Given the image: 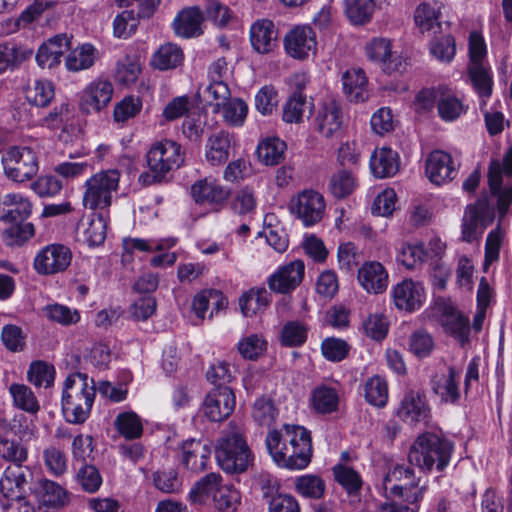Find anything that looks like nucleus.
I'll return each mask as SVG.
<instances>
[{
    "label": "nucleus",
    "instance_id": "obj_1",
    "mask_svg": "<svg viewBox=\"0 0 512 512\" xmlns=\"http://www.w3.org/2000/svg\"><path fill=\"white\" fill-rule=\"evenodd\" d=\"M265 444L279 467L300 470L311 461V435L302 426L285 424L280 430H271L266 436Z\"/></svg>",
    "mask_w": 512,
    "mask_h": 512
},
{
    "label": "nucleus",
    "instance_id": "obj_2",
    "mask_svg": "<svg viewBox=\"0 0 512 512\" xmlns=\"http://www.w3.org/2000/svg\"><path fill=\"white\" fill-rule=\"evenodd\" d=\"M96 396L94 381L84 373L69 375L63 386L61 407L70 424H83L90 417Z\"/></svg>",
    "mask_w": 512,
    "mask_h": 512
},
{
    "label": "nucleus",
    "instance_id": "obj_3",
    "mask_svg": "<svg viewBox=\"0 0 512 512\" xmlns=\"http://www.w3.org/2000/svg\"><path fill=\"white\" fill-rule=\"evenodd\" d=\"M452 452V442L441 432H425L410 447L408 460L423 471H431L434 466L442 471L448 465Z\"/></svg>",
    "mask_w": 512,
    "mask_h": 512
},
{
    "label": "nucleus",
    "instance_id": "obj_4",
    "mask_svg": "<svg viewBox=\"0 0 512 512\" xmlns=\"http://www.w3.org/2000/svg\"><path fill=\"white\" fill-rule=\"evenodd\" d=\"M215 457L221 469L231 474L245 472L253 462L242 430L235 426H230L218 439Z\"/></svg>",
    "mask_w": 512,
    "mask_h": 512
},
{
    "label": "nucleus",
    "instance_id": "obj_5",
    "mask_svg": "<svg viewBox=\"0 0 512 512\" xmlns=\"http://www.w3.org/2000/svg\"><path fill=\"white\" fill-rule=\"evenodd\" d=\"M148 171L139 176L144 185L162 182L166 175L184 162L181 146L171 140L156 142L146 154Z\"/></svg>",
    "mask_w": 512,
    "mask_h": 512
},
{
    "label": "nucleus",
    "instance_id": "obj_6",
    "mask_svg": "<svg viewBox=\"0 0 512 512\" xmlns=\"http://www.w3.org/2000/svg\"><path fill=\"white\" fill-rule=\"evenodd\" d=\"M120 182V172L108 169L93 174L85 181L83 205L85 208L105 210L112 204L113 194L117 192Z\"/></svg>",
    "mask_w": 512,
    "mask_h": 512
},
{
    "label": "nucleus",
    "instance_id": "obj_7",
    "mask_svg": "<svg viewBox=\"0 0 512 512\" xmlns=\"http://www.w3.org/2000/svg\"><path fill=\"white\" fill-rule=\"evenodd\" d=\"M2 165L6 177L14 182H25L38 172L36 153L26 146H12L2 153Z\"/></svg>",
    "mask_w": 512,
    "mask_h": 512
},
{
    "label": "nucleus",
    "instance_id": "obj_8",
    "mask_svg": "<svg viewBox=\"0 0 512 512\" xmlns=\"http://www.w3.org/2000/svg\"><path fill=\"white\" fill-rule=\"evenodd\" d=\"M512 176V147L506 152L503 162L493 160L488 171L489 188L497 196V208L500 217H504L512 203V186L502 189V175Z\"/></svg>",
    "mask_w": 512,
    "mask_h": 512
},
{
    "label": "nucleus",
    "instance_id": "obj_9",
    "mask_svg": "<svg viewBox=\"0 0 512 512\" xmlns=\"http://www.w3.org/2000/svg\"><path fill=\"white\" fill-rule=\"evenodd\" d=\"M32 486L33 472L26 465L7 466L0 478V493L8 502L23 499Z\"/></svg>",
    "mask_w": 512,
    "mask_h": 512
},
{
    "label": "nucleus",
    "instance_id": "obj_10",
    "mask_svg": "<svg viewBox=\"0 0 512 512\" xmlns=\"http://www.w3.org/2000/svg\"><path fill=\"white\" fill-rule=\"evenodd\" d=\"M72 253L62 244H49L35 256L33 268L39 275H53L64 272L70 265Z\"/></svg>",
    "mask_w": 512,
    "mask_h": 512
},
{
    "label": "nucleus",
    "instance_id": "obj_11",
    "mask_svg": "<svg viewBox=\"0 0 512 512\" xmlns=\"http://www.w3.org/2000/svg\"><path fill=\"white\" fill-rule=\"evenodd\" d=\"M289 209L305 226H312L322 219L325 200L317 191L304 190L291 199Z\"/></svg>",
    "mask_w": 512,
    "mask_h": 512
},
{
    "label": "nucleus",
    "instance_id": "obj_12",
    "mask_svg": "<svg viewBox=\"0 0 512 512\" xmlns=\"http://www.w3.org/2000/svg\"><path fill=\"white\" fill-rule=\"evenodd\" d=\"M283 43L286 54L293 59L305 60L316 54V33L310 26H294L285 35Z\"/></svg>",
    "mask_w": 512,
    "mask_h": 512
},
{
    "label": "nucleus",
    "instance_id": "obj_13",
    "mask_svg": "<svg viewBox=\"0 0 512 512\" xmlns=\"http://www.w3.org/2000/svg\"><path fill=\"white\" fill-rule=\"evenodd\" d=\"M492 220L493 211L486 200L468 205L462 220V239L466 242L478 239Z\"/></svg>",
    "mask_w": 512,
    "mask_h": 512
},
{
    "label": "nucleus",
    "instance_id": "obj_14",
    "mask_svg": "<svg viewBox=\"0 0 512 512\" xmlns=\"http://www.w3.org/2000/svg\"><path fill=\"white\" fill-rule=\"evenodd\" d=\"M235 404L236 400L232 389L226 385H218L206 395L203 412L209 420L220 422L232 414Z\"/></svg>",
    "mask_w": 512,
    "mask_h": 512
},
{
    "label": "nucleus",
    "instance_id": "obj_15",
    "mask_svg": "<svg viewBox=\"0 0 512 512\" xmlns=\"http://www.w3.org/2000/svg\"><path fill=\"white\" fill-rule=\"evenodd\" d=\"M365 50L368 59L381 64L383 71L388 74L405 69L404 61L392 52L391 42L386 38H373Z\"/></svg>",
    "mask_w": 512,
    "mask_h": 512
},
{
    "label": "nucleus",
    "instance_id": "obj_16",
    "mask_svg": "<svg viewBox=\"0 0 512 512\" xmlns=\"http://www.w3.org/2000/svg\"><path fill=\"white\" fill-rule=\"evenodd\" d=\"M31 493L38 506L46 511L60 509L69 502L67 491L58 483L47 479L33 483Z\"/></svg>",
    "mask_w": 512,
    "mask_h": 512
},
{
    "label": "nucleus",
    "instance_id": "obj_17",
    "mask_svg": "<svg viewBox=\"0 0 512 512\" xmlns=\"http://www.w3.org/2000/svg\"><path fill=\"white\" fill-rule=\"evenodd\" d=\"M392 298L396 308L413 312L423 305L425 289L420 282L405 279L393 287Z\"/></svg>",
    "mask_w": 512,
    "mask_h": 512
},
{
    "label": "nucleus",
    "instance_id": "obj_18",
    "mask_svg": "<svg viewBox=\"0 0 512 512\" xmlns=\"http://www.w3.org/2000/svg\"><path fill=\"white\" fill-rule=\"evenodd\" d=\"M457 167L449 153L435 150L426 159V175L429 180L441 185L455 178Z\"/></svg>",
    "mask_w": 512,
    "mask_h": 512
},
{
    "label": "nucleus",
    "instance_id": "obj_19",
    "mask_svg": "<svg viewBox=\"0 0 512 512\" xmlns=\"http://www.w3.org/2000/svg\"><path fill=\"white\" fill-rule=\"evenodd\" d=\"M305 265L301 260H295L280 267L268 278L269 288L277 293H289L294 290L304 277Z\"/></svg>",
    "mask_w": 512,
    "mask_h": 512
},
{
    "label": "nucleus",
    "instance_id": "obj_20",
    "mask_svg": "<svg viewBox=\"0 0 512 512\" xmlns=\"http://www.w3.org/2000/svg\"><path fill=\"white\" fill-rule=\"evenodd\" d=\"M112 95L113 85L111 82L102 79L95 80L81 94V109L87 113L99 112L110 103Z\"/></svg>",
    "mask_w": 512,
    "mask_h": 512
},
{
    "label": "nucleus",
    "instance_id": "obj_21",
    "mask_svg": "<svg viewBox=\"0 0 512 512\" xmlns=\"http://www.w3.org/2000/svg\"><path fill=\"white\" fill-rule=\"evenodd\" d=\"M31 210V202L22 194H0V221L7 224L25 221Z\"/></svg>",
    "mask_w": 512,
    "mask_h": 512
},
{
    "label": "nucleus",
    "instance_id": "obj_22",
    "mask_svg": "<svg viewBox=\"0 0 512 512\" xmlns=\"http://www.w3.org/2000/svg\"><path fill=\"white\" fill-rule=\"evenodd\" d=\"M107 220L101 214L83 216L77 224L76 236L79 242L88 246H99L106 238Z\"/></svg>",
    "mask_w": 512,
    "mask_h": 512
},
{
    "label": "nucleus",
    "instance_id": "obj_23",
    "mask_svg": "<svg viewBox=\"0 0 512 512\" xmlns=\"http://www.w3.org/2000/svg\"><path fill=\"white\" fill-rule=\"evenodd\" d=\"M211 452L210 446L201 440H186L181 448V462L188 470L199 473L206 469Z\"/></svg>",
    "mask_w": 512,
    "mask_h": 512
},
{
    "label": "nucleus",
    "instance_id": "obj_24",
    "mask_svg": "<svg viewBox=\"0 0 512 512\" xmlns=\"http://www.w3.org/2000/svg\"><path fill=\"white\" fill-rule=\"evenodd\" d=\"M357 278L368 293L380 294L388 286V273L380 262H365L359 268Z\"/></svg>",
    "mask_w": 512,
    "mask_h": 512
},
{
    "label": "nucleus",
    "instance_id": "obj_25",
    "mask_svg": "<svg viewBox=\"0 0 512 512\" xmlns=\"http://www.w3.org/2000/svg\"><path fill=\"white\" fill-rule=\"evenodd\" d=\"M342 112L339 104L334 101L321 105L314 119L316 129L326 138L336 135L342 127Z\"/></svg>",
    "mask_w": 512,
    "mask_h": 512
},
{
    "label": "nucleus",
    "instance_id": "obj_26",
    "mask_svg": "<svg viewBox=\"0 0 512 512\" xmlns=\"http://www.w3.org/2000/svg\"><path fill=\"white\" fill-rule=\"evenodd\" d=\"M459 379L460 373L450 366L447 374H436L432 377V391L442 402L455 404L460 399Z\"/></svg>",
    "mask_w": 512,
    "mask_h": 512
},
{
    "label": "nucleus",
    "instance_id": "obj_27",
    "mask_svg": "<svg viewBox=\"0 0 512 512\" xmlns=\"http://www.w3.org/2000/svg\"><path fill=\"white\" fill-rule=\"evenodd\" d=\"M203 21L204 14L198 7L185 8L173 21L174 32L183 38L198 37L203 34Z\"/></svg>",
    "mask_w": 512,
    "mask_h": 512
},
{
    "label": "nucleus",
    "instance_id": "obj_28",
    "mask_svg": "<svg viewBox=\"0 0 512 512\" xmlns=\"http://www.w3.org/2000/svg\"><path fill=\"white\" fill-rule=\"evenodd\" d=\"M69 47L70 40L67 35H56L39 47L36 61L42 68H53L61 62L62 55Z\"/></svg>",
    "mask_w": 512,
    "mask_h": 512
},
{
    "label": "nucleus",
    "instance_id": "obj_29",
    "mask_svg": "<svg viewBox=\"0 0 512 512\" xmlns=\"http://www.w3.org/2000/svg\"><path fill=\"white\" fill-rule=\"evenodd\" d=\"M442 3L438 1L420 3L414 13L415 24L421 33L436 34L441 30Z\"/></svg>",
    "mask_w": 512,
    "mask_h": 512
},
{
    "label": "nucleus",
    "instance_id": "obj_30",
    "mask_svg": "<svg viewBox=\"0 0 512 512\" xmlns=\"http://www.w3.org/2000/svg\"><path fill=\"white\" fill-rule=\"evenodd\" d=\"M278 33L271 20H257L250 29V39L253 48L261 53L271 52L276 46Z\"/></svg>",
    "mask_w": 512,
    "mask_h": 512
},
{
    "label": "nucleus",
    "instance_id": "obj_31",
    "mask_svg": "<svg viewBox=\"0 0 512 512\" xmlns=\"http://www.w3.org/2000/svg\"><path fill=\"white\" fill-rule=\"evenodd\" d=\"M428 413L429 409L425 403V397L414 391L405 394L397 409V416L409 423L425 420Z\"/></svg>",
    "mask_w": 512,
    "mask_h": 512
},
{
    "label": "nucleus",
    "instance_id": "obj_32",
    "mask_svg": "<svg viewBox=\"0 0 512 512\" xmlns=\"http://www.w3.org/2000/svg\"><path fill=\"white\" fill-rule=\"evenodd\" d=\"M399 156L391 148L376 149L370 158V168L377 178L394 176L399 170Z\"/></svg>",
    "mask_w": 512,
    "mask_h": 512
},
{
    "label": "nucleus",
    "instance_id": "obj_33",
    "mask_svg": "<svg viewBox=\"0 0 512 512\" xmlns=\"http://www.w3.org/2000/svg\"><path fill=\"white\" fill-rule=\"evenodd\" d=\"M440 323L444 331L456 338L461 343L468 340L469 319L458 312L454 307L445 305L440 317Z\"/></svg>",
    "mask_w": 512,
    "mask_h": 512
},
{
    "label": "nucleus",
    "instance_id": "obj_34",
    "mask_svg": "<svg viewBox=\"0 0 512 512\" xmlns=\"http://www.w3.org/2000/svg\"><path fill=\"white\" fill-rule=\"evenodd\" d=\"M191 195L197 203H222L229 191L217 184L213 179H201L191 186Z\"/></svg>",
    "mask_w": 512,
    "mask_h": 512
},
{
    "label": "nucleus",
    "instance_id": "obj_35",
    "mask_svg": "<svg viewBox=\"0 0 512 512\" xmlns=\"http://www.w3.org/2000/svg\"><path fill=\"white\" fill-rule=\"evenodd\" d=\"M338 391L326 384L316 386L311 392V406L319 414H331L339 407Z\"/></svg>",
    "mask_w": 512,
    "mask_h": 512
},
{
    "label": "nucleus",
    "instance_id": "obj_36",
    "mask_svg": "<svg viewBox=\"0 0 512 512\" xmlns=\"http://www.w3.org/2000/svg\"><path fill=\"white\" fill-rule=\"evenodd\" d=\"M342 80L344 92L350 101L362 102L368 98L367 78L363 70H347Z\"/></svg>",
    "mask_w": 512,
    "mask_h": 512
},
{
    "label": "nucleus",
    "instance_id": "obj_37",
    "mask_svg": "<svg viewBox=\"0 0 512 512\" xmlns=\"http://www.w3.org/2000/svg\"><path fill=\"white\" fill-rule=\"evenodd\" d=\"M468 73L474 89L481 98V109L492 94L493 77L491 70L483 63L469 64Z\"/></svg>",
    "mask_w": 512,
    "mask_h": 512
},
{
    "label": "nucleus",
    "instance_id": "obj_38",
    "mask_svg": "<svg viewBox=\"0 0 512 512\" xmlns=\"http://www.w3.org/2000/svg\"><path fill=\"white\" fill-rule=\"evenodd\" d=\"M230 144V135L225 131L211 135L206 143V160L211 165H220L226 162L229 157Z\"/></svg>",
    "mask_w": 512,
    "mask_h": 512
},
{
    "label": "nucleus",
    "instance_id": "obj_39",
    "mask_svg": "<svg viewBox=\"0 0 512 512\" xmlns=\"http://www.w3.org/2000/svg\"><path fill=\"white\" fill-rule=\"evenodd\" d=\"M182 49L173 43H166L158 48L151 58V65L161 71L175 69L182 64Z\"/></svg>",
    "mask_w": 512,
    "mask_h": 512
},
{
    "label": "nucleus",
    "instance_id": "obj_40",
    "mask_svg": "<svg viewBox=\"0 0 512 512\" xmlns=\"http://www.w3.org/2000/svg\"><path fill=\"white\" fill-rule=\"evenodd\" d=\"M343 12L353 25H365L371 21L374 10V0H343Z\"/></svg>",
    "mask_w": 512,
    "mask_h": 512
},
{
    "label": "nucleus",
    "instance_id": "obj_41",
    "mask_svg": "<svg viewBox=\"0 0 512 512\" xmlns=\"http://www.w3.org/2000/svg\"><path fill=\"white\" fill-rule=\"evenodd\" d=\"M419 478L410 466L397 464L388 471L383 484L385 490L392 495L402 491L404 487L412 485Z\"/></svg>",
    "mask_w": 512,
    "mask_h": 512
},
{
    "label": "nucleus",
    "instance_id": "obj_42",
    "mask_svg": "<svg viewBox=\"0 0 512 512\" xmlns=\"http://www.w3.org/2000/svg\"><path fill=\"white\" fill-rule=\"evenodd\" d=\"M175 245L174 240H146L141 238L127 237L122 241L123 254L122 258L124 261H130L135 251L140 252H152L154 250H164Z\"/></svg>",
    "mask_w": 512,
    "mask_h": 512
},
{
    "label": "nucleus",
    "instance_id": "obj_43",
    "mask_svg": "<svg viewBox=\"0 0 512 512\" xmlns=\"http://www.w3.org/2000/svg\"><path fill=\"white\" fill-rule=\"evenodd\" d=\"M96 48L91 44H83L71 50L65 60L67 70L79 72L92 67L97 59Z\"/></svg>",
    "mask_w": 512,
    "mask_h": 512
},
{
    "label": "nucleus",
    "instance_id": "obj_44",
    "mask_svg": "<svg viewBox=\"0 0 512 512\" xmlns=\"http://www.w3.org/2000/svg\"><path fill=\"white\" fill-rule=\"evenodd\" d=\"M313 104L301 92L290 96L283 107L282 118L286 123H300L312 111Z\"/></svg>",
    "mask_w": 512,
    "mask_h": 512
},
{
    "label": "nucleus",
    "instance_id": "obj_45",
    "mask_svg": "<svg viewBox=\"0 0 512 512\" xmlns=\"http://www.w3.org/2000/svg\"><path fill=\"white\" fill-rule=\"evenodd\" d=\"M221 476L217 473H209L191 488L188 499L191 503L202 504L209 497H214L216 491L221 486Z\"/></svg>",
    "mask_w": 512,
    "mask_h": 512
},
{
    "label": "nucleus",
    "instance_id": "obj_46",
    "mask_svg": "<svg viewBox=\"0 0 512 512\" xmlns=\"http://www.w3.org/2000/svg\"><path fill=\"white\" fill-rule=\"evenodd\" d=\"M286 143L279 138H267L257 148L260 161L266 165H277L284 159Z\"/></svg>",
    "mask_w": 512,
    "mask_h": 512
},
{
    "label": "nucleus",
    "instance_id": "obj_47",
    "mask_svg": "<svg viewBox=\"0 0 512 512\" xmlns=\"http://www.w3.org/2000/svg\"><path fill=\"white\" fill-rule=\"evenodd\" d=\"M430 253L425 250V245L419 243H403L399 249L397 260L408 269H415L423 264Z\"/></svg>",
    "mask_w": 512,
    "mask_h": 512
},
{
    "label": "nucleus",
    "instance_id": "obj_48",
    "mask_svg": "<svg viewBox=\"0 0 512 512\" xmlns=\"http://www.w3.org/2000/svg\"><path fill=\"white\" fill-rule=\"evenodd\" d=\"M270 303V297L266 289H251L239 299V306L244 316L249 317L258 311L265 309Z\"/></svg>",
    "mask_w": 512,
    "mask_h": 512
},
{
    "label": "nucleus",
    "instance_id": "obj_49",
    "mask_svg": "<svg viewBox=\"0 0 512 512\" xmlns=\"http://www.w3.org/2000/svg\"><path fill=\"white\" fill-rule=\"evenodd\" d=\"M9 393L12 396L14 405L28 413L35 414L40 406L32 390L24 385L13 383L9 387Z\"/></svg>",
    "mask_w": 512,
    "mask_h": 512
},
{
    "label": "nucleus",
    "instance_id": "obj_50",
    "mask_svg": "<svg viewBox=\"0 0 512 512\" xmlns=\"http://www.w3.org/2000/svg\"><path fill=\"white\" fill-rule=\"evenodd\" d=\"M32 55V50L15 44H0V74L21 64Z\"/></svg>",
    "mask_w": 512,
    "mask_h": 512
},
{
    "label": "nucleus",
    "instance_id": "obj_51",
    "mask_svg": "<svg viewBox=\"0 0 512 512\" xmlns=\"http://www.w3.org/2000/svg\"><path fill=\"white\" fill-rule=\"evenodd\" d=\"M437 109L444 121H453L465 113L462 101L446 89L440 94Z\"/></svg>",
    "mask_w": 512,
    "mask_h": 512
},
{
    "label": "nucleus",
    "instance_id": "obj_52",
    "mask_svg": "<svg viewBox=\"0 0 512 512\" xmlns=\"http://www.w3.org/2000/svg\"><path fill=\"white\" fill-rule=\"evenodd\" d=\"M115 427L120 435L132 440L141 437L143 426L135 412H122L116 416Z\"/></svg>",
    "mask_w": 512,
    "mask_h": 512
},
{
    "label": "nucleus",
    "instance_id": "obj_53",
    "mask_svg": "<svg viewBox=\"0 0 512 512\" xmlns=\"http://www.w3.org/2000/svg\"><path fill=\"white\" fill-rule=\"evenodd\" d=\"M43 313L50 321L62 326L74 325L80 320V313L77 309L59 303L46 305L43 308Z\"/></svg>",
    "mask_w": 512,
    "mask_h": 512
},
{
    "label": "nucleus",
    "instance_id": "obj_54",
    "mask_svg": "<svg viewBox=\"0 0 512 512\" xmlns=\"http://www.w3.org/2000/svg\"><path fill=\"white\" fill-rule=\"evenodd\" d=\"M212 500L218 511L233 512L240 505L241 494L234 486L221 484Z\"/></svg>",
    "mask_w": 512,
    "mask_h": 512
},
{
    "label": "nucleus",
    "instance_id": "obj_55",
    "mask_svg": "<svg viewBox=\"0 0 512 512\" xmlns=\"http://www.w3.org/2000/svg\"><path fill=\"white\" fill-rule=\"evenodd\" d=\"M308 327L299 321L284 324L280 333V342L287 347H300L307 340Z\"/></svg>",
    "mask_w": 512,
    "mask_h": 512
},
{
    "label": "nucleus",
    "instance_id": "obj_56",
    "mask_svg": "<svg viewBox=\"0 0 512 512\" xmlns=\"http://www.w3.org/2000/svg\"><path fill=\"white\" fill-rule=\"evenodd\" d=\"M365 399L366 401L376 407H383L388 400V387L386 381L375 375L367 380L365 383Z\"/></svg>",
    "mask_w": 512,
    "mask_h": 512
},
{
    "label": "nucleus",
    "instance_id": "obj_57",
    "mask_svg": "<svg viewBox=\"0 0 512 512\" xmlns=\"http://www.w3.org/2000/svg\"><path fill=\"white\" fill-rule=\"evenodd\" d=\"M54 98V87L47 80H35L26 91L28 102L37 107H46Z\"/></svg>",
    "mask_w": 512,
    "mask_h": 512
},
{
    "label": "nucleus",
    "instance_id": "obj_58",
    "mask_svg": "<svg viewBox=\"0 0 512 512\" xmlns=\"http://www.w3.org/2000/svg\"><path fill=\"white\" fill-rule=\"evenodd\" d=\"M365 335L375 341L383 340L388 333L389 321L381 312L370 313L362 322Z\"/></svg>",
    "mask_w": 512,
    "mask_h": 512
},
{
    "label": "nucleus",
    "instance_id": "obj_59",
    "mask_svg": "<svg viewBox=\"0 0 512 512\" xmlns=\"http://www.w3.org/2000/svg\"><path fill=\"white\" fill-rule=\"evenodd\" d=\"M0 458L11 462V465H23L28 458V450L17 440L0 438Z\"/></svg>",
    "mask_w": 512,
    "mask_h": 512
},
{
    "label": "nucleus",
    "instance_id": "obj_60",
    "mask_svg": "<svg viewBox=\"0 0 512 512\" xmlns=\"http://www.w3.org/2000/svg\"><path fill=\"white\" fill-rule=\"evenodd\" d=\"M295 489L303 497L320 499L325 492V482L316 475H303L296 479Z\"/></svg>",
    "mask_w": 512,
    "mask_h": 512
},
{
    "label": "nucleus",
    "instance_id": "obj_61",
    "mask_svg": "<svg viewBox=\"0 0 512 512\" xmlns=\"http://www.w3.org/2000/svg\"><path fill=\"white\" fill-rule=\"evenodd\" d=\"M278 415L273 401L270 398L262 396L258 398L252 408V417L260 426L270 427L275 422Z\"/></svg>",
    "mask_w": 512,
    "mask_h": 512
},
{
    "label": "nucleus",
    "instance_id": "obj_62",
    "mask_svg": "<svg viewBox=\"0 0 512 512\" xmlns=\"http://www.w3.org/2000/svg\"><path fill=\"white\" fill-rule=\"evenodd\" d=\"M27 376L29 382L34 386L48 388L54 382L55 369L46 362L36 361L30 365Z\"/></svg>",
    "mask_w": 512,
    "mask_h": 512
},
{
    "label": "nucleus",
    "instance_id": "obj_63",
    "mask_svg": "<svg viewBox=\"0 0 512 512\" xmlns=\"http://www.w3.org/2000/svg\"><path fill=\"white\" fill-rule=\"evenodd\" d=\"M350 351V345L343 339L328 337L321 343V353L323 357L331 362H340L344 360Z\"/></svg>",
    "mask_w": 512,
    "mask_h": 512
},
{
    "label": "nucleus",
    "instance_id": "obj_64",
    "mask_svg": "<svg viewBox=\"0 0 512 512\" xmlns=\"http://www.w3.org/2000/svg\"><path fill=\"white\" fill-rule=\"evenodd\" d=\"M222 109L224 121L231 126H241L248 113L247 104L239 98L229 99Z\"/></svg>",
    "mask_w": 512,
    "mask_h": 512
}]
</instances>
